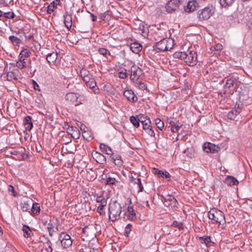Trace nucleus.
<instances>
[{
	"mask_svg": "<svg viewBox=\"0 0 252 252\" xmlns=\"http://www.w3.org/2000/svg\"><path fill=\"white\" fill-rule=\"evenodd\" d=\"M109 219L112 221L118 220L122 213L121 204L117 201H111L108 208Z\"/></svg>",
	"mask_w": 252,
	"mask_h": 252,
	"instance_id": "1",
	"label": "nucleus"
},
{
	"mask_svg": "<svg viewBox=\"0 0 252 252\" xmlns=\"http://www.w3.org/2000/svg\"><path fill=\"white\" fill-rule=\"evenodd\" d=\"M225 183L228 186H231L238 184V181L233 177L228 176L225 179Z\"/></svg>",
	"mask_w": 252,
	"mask_h": 252,
	"instance_id": "28",
	"label": "nucleus"
},
{
	"mask_svg": "<svg viewBox=\"0 0 252 252\" xmlns=\"http://www.w3.org/2000/svg\"><path fill=\"white\" fill-rule=\"evenodd\" d=\"M156 174H158L160 177L164 178V176H163L164 172L163 171L157 170L156 171Z\"/></svg>",
	"mask_w": 252,
	"mask_h": 252,
	"instance_id": "63",
	"label": "nucleus"
},
{
	"mask_svg": "<svg viewBox=\"0 0 252 252\" xmlns=\"http://www.w3.org/2000/svg\"><path fill=\"white\" fill-rule=\"evenodd\" d=\"M21 208L23 212H27L30 209L31 204L28 202H23L21 203Z\"/></svg>",
	"mask_w": 252,
	"mask_h": 252,
	"instance_id": "36",
	"label": "nucleus"
},
{
	"mask_svg": "<svg viewBox=\"0 0 252 252\" xmlns=\"http://www.w3.org/2000/svg\"><path fill=\"white\" fill-rule=\"evenodd\" d=\"M47 229H48V232H49V235L50 236H52L53 235V227H52V224H50L49 223L48 224V226L47 227Z\"/></svg>",
	"mask_w": 252,
	"mask_h": 252,
	"instance_id": "54",
	"label": "nucleus"
},
{
	"mask_svg": "<svg viewBox=\"0 0 252 252\" xmlns=\"http://www.w3.org/2000/svg\"><path fill=\"white\" fill-rule=\"evenodd\" d=\"M87 134H88V133L87 132L86 134H84V133L83 134V136L85 139L87 140L88 141H90L91 139H92V137L91 136H89L88 137V135Z\"/></svg>",
	"mask_w": 252,
	"mask_h": 252,
	"instance_id": "60",
	"label": "nucleus"
},
{
	"mask_svg": "<svg viewBox=\"0 0 252 252\" xmlns=\"http://www.w3.org/2000/svg\"><path fill=\"white\" fill-rule=\"evenodd\" d=\"M79 95L74 93H67L65 97L66 101L72 103L75 106L79 105L81 102L78 100Z\"/></svg>",
	"mask_w": 252,
	"mask_h": 252,
	"instance_id": "9",
	"label": "nucleus"
},
{
	"mask_svg": "<svg viewBox=\"0 0 252 252\" xmlns=\"http://www.w3.org/2000/svg\"><path fill=\"white\" fill-rule=\"evenodd\" d=\"M80 129L82 131H83V133H84V134H86V132H87V130H86V129H87V128L86 127V126L83 124L81 125V126H80Z\"/></svg>",
	"mask_w": 252,
	"mask_h": 252,
	"instance_id": "62",
	"label": "nucleus"
},
{
	"mask_svg": "<svg viewBox=\"0 0 252 252\" xmlns=\"http://www.w3.org/2000/svg\"><path fill=\"white\" fill-rule=\"evenodd\" d=\"M170 42H172L170 39H163L161 40L153 46L154 49L157 52L169 51L172 49V47L168 46V43Z\"/></svg>",
	"mask_w": 252,
	"mask_h": 252,
	"instance_id": "4",
	"label": "nucleus"
},
{
	"mask_svg": "<svg viewBox=\"0 0 252 252\" xmlns=\"http://www.w3.org/2000/svg\"><path fill=\"white\" fill-rule=\"evenodd\" d=\"M196 2L194 1H189L185 8V10L187 12H191L194 11L196 9Z\"/></svg>",
	"mask_w": 252,
	"mask_h": 252,
	"instance_id": "21",
	"label": "nucleus"
},
{
	"mask_svg": "<svg viewBox=\"0 0 252 252\" xmlns=\"http://www.w3.org/2000/svg\"><path fill=\"white\" fill-rule=\"evenodd\" d=\"M3 16L6 18L13 19L15 17V14L13 12L4 13Z\"/></svg>",
	"mask_w": 252,
	"mask_h": 252,
	"instance_id": "46",
	"label": "nucleus"
},
{
	"mask_svg": "<svg viewBox=\"0 0 252 252\" xmlns=\"http://www.w3.org/2000/svg\"><path fill=\"white\" fill-rule=\"evenodd\" d=\"M139 123L141 122L142 124L145 122V121L148 120L149 118H148L147 116H144V115H139L137 116Z\"/></svg>",
	"mask_w": 252,
	"mask_h": 252,
	"instance_id": "45",
	"label": "nucleus"
},
{
	"mask_svg": "<svg viewBox=\"0 0 252 252\" xmlns=\"http://www.w3.org/2000/svg\"><path fill=\"white\" fill-rule=\"evenodd\" d=\"M201 242L205 244L207 246L211 242V237L208 236H204L200 238Z\"/></svg>",
	"mask_w": 252,
	"mask_h": 252,
	"instance_id": "38",
	"label": "nucleus"
},
{
	"mask_svg": "<svg viewBox=\"0 0 252 252\" xmlns=\"http://www.w3.org/2000/svg\"><path fill=\"white\" fill-rule=\"evenodd\" d=\"M168 123L171 126L175 127V128L176 129V130H178L182 126V125H177L176 123L172 120L169 121Z\"/></svg>",
	"mask_w": 252,
	"mask_h": 252,
	"instance_id": "48",
	"label": "nucleus"
},
{
	"mask_svg": "<svg viewBox=\"0 0 252 252\" xmlns=\"http://www.w3.org/2000/svg\"><path fill=\"white\" fill-rule=\"evenodd\" d=\"M64 23L65 26L68 29L71 28L72 26V16L68 12H66L63 15Z\"/></svg>",
	"mask_w": 252,
	"mask_h": 252,
	"instance_id": "15",
	"label": "nucleus"
},
{
	"mask_svg": "<svg viewBox=\"0 0 252 252\" xmlns=\"http://www.w3.org/2000/svg\"><path fill=\"white\" fill-rule=\"evenodd\" d=\"M133 83L135 87L138 88L141 90H145L147 89L146 84L143 82L140 78L133 81Z\"/></svg>",
	"mask_w": 252,
	"mask_h": 252,
	"instance_id": "18",
	"label": "nucleus"
},
{
	"mask_svg": "<svg viewBox=\"0 0 252 252\" xmlns=\"http://www.w3.org/2000/svg\"><path fill=\"white\" fill-rule=\"evenodd\" d=\"M171 225H172V226H173L175 227H177L180 230L183 229V223L180 221H177L176 220H175L173 222Z\"/></svg>",
	"mask_w": 252,
	"mask_h": 252,
	"instance_id": "41",
	"label": "nucleus"
},
{
	"mask_svg": "<svg viewBox=\"0 0 252 252\" xmlns=\"http://www.w3.org/2000/svg\"><path fill=\"white\" fill-rule=\"evenodd\" d=\"M167 200H168L173 203H176L177 202V200L175 197L172 196H169V198H168Z\"/></svg>",
	"mask_w": 252,
	"mask_h": 252,
	"instance_id": "61",
	"label": "nucleus"
},
{
	"mask_svg": "<svg viewBox=\"0 0 252 252\" xmlns=\"http://www.w3.org/2000/svg\"><path fill=\"white\" fill-rule=\"evenodd\" d=\"M235 0H220V3L221 7H227L232 5Z\"/></svg>",
	"mask_w": 252,
	"mask_h": 252,
	"instance_id": "32",
	"label": "nucleus"
},
{
	"mask_svg": "<svg viewBox=\"0 0 252 252\" xmlns=\"http://www.w3.org/2000/svg\"><path fill=\"white\" fill-rule=\"evenodd\" d=\"M214 50L216 51H220L222 49V46L220 43H218L214 47Z\"/></svg>",
	"mask_w": 252,
	"mask_h": 252,
	"instance_id": "55",
	"label": "nucleus"
},
{
	"mask_svg": "<svg viewBox=\"0 0 252 252\" xmlns=\"http://www.w3.org/2000/svg\"><path fill=\"white\" fill-rule=\"evenodd\" d=\"M213 11L208 7L199 10L197 13V17L200 21L208 20L213 15Z\"/></svg>",
	"mask_w": 252,
	"mask_h": 252,
	"instance_id": "5",
	"label": "nucleus"
},
{
	"mask_svg": "<svg viewBox=\"0 0 252 252\" xmlns=\"http://www.w3.org/2000/svg\"><path fill=\"white\" fill-rule=\"evenodd\" d=\"M106 205H101L100 204L97 209V212L100 214L102 215L103 214V208Z\"/></svg>",
	"mask_w": 252,
	"mask_h": 252,
	"instance_id": "52",
	"label": "nucleus"
},
{
	"mask_svg": "<svg viewBox=\"0 0 252 252\" xmlns=\"http://www.w3.org/2000/svg\"><path fill=\"white\" fill-rule=\"evenodd\" d=\"M180 4V0H170L165 6L166 10L168 13H172L177 9Z\"/></svg>",
	"mask_w": 252,
	"mask_h": 252,
	"instance_id": "8",
	"label": "nucleus"
},
{
	"mask_svg": "<svg viewBox=\"0 0 252 252\" xmlns=\"http://www.w3.org/2000/svg\"><path fill=\"white\" fill-rule=\"evenodd\" d=\"M101 151L107 155H112L113 154L112 150L110 147L104 144H100L99 145Z\"/></svg>",
	"mask_w": 252,
	"mask_h": 252,
	"instance_id": "24",
	"label": "nucleus"
},
{
	"mask_svg": "<svg viewBox=\"0 0 252 252\" xmlns=\"http://www.w3.org/2000/svg\"><path fill=\"white\" fill-rule=\"evenodd\" d=\"M240 112V109L238 106V108H235L234 110L230 111L228 114V117L230 119H233L236 116L237 114Z\"/></svg>",
	"mask_w": 252,
	"mask_h": 252,
	"instance_id": "33",
	"label": "nucleus"
},
{
	"mask_svg": "<svg viewBox=\"0 0 252 252\" xmlns=\"http://www.w3.org/2000/svg\"><path fill=\"white\" fill-rule=\"evenodd\" d=\"M143 74V70L138 66L137 76L138 78Z\"/></svg>",
	"mask_w": 252,
	"mask_h": 252,
	"instance_id": "59",
	"label": "nucleus"
},
{
	"mask_svg": "<svg viewBox=\"0 0 252 252\" xmlns=\"http://www.w3.org/2000/svg\"><path fill=\"white\" fill-rule=\"evenodd\" d=\"M57 56V53L52 52L47 55L46 60L49 64H53L56 61Z\"/></svg>",
	"mask_w": 252,
	"mask_h": 252,
	"instance_id": "19",
	"label": "nucleus"
},
{
	"mask_svg": "<svg viewBox=\"0 0 252 252\" xmlns=\"http://www.w3.org/2000/svg\"><path fill=\"white\" fill-rule=\"evenodd\" d=\"M132 225L130 224H128L125 229V233L126 236H128L131 231Z\"/></svg>",
	"mask_w": 252,
	"mask_h": 252,
	"instance_id": "47",
	"label": "nucleus"
},
{
	"mask_svg": "<svg viewBox=\"0 0 252 252\" xmlns=\"http://www.w3.org/2000/svg\"><path fill=\"white\" fill-rule=\"evenodd\" d=\"M119 74V77L122 79L126 78L127 76V73L126 72L121 71Z\"/></svg>",
	"mask_w": 252,
	"mask_h": 252,
	"instance_id": "56",
	"label": "nucleus"
},
{
	"mask_svg": "<svg viewBox=\"0 0 252 252\" xmlns=\"http://www.w3.org/2000/svg\"><path fill=\"white\" fill-rule=\"evenodd\" d=\"M100 18L102 21L107 20L109 18V15L105 13H102L100 15Z\"/></svg>",
	"mask_w": 252,
	"mask_h": 252,
	"instance_id": "50",
	"label": "nucleus"
},
{
	"mask_svg": "<svg viewBox=\"0 0 252 252\" xmlns=\"http://www.w3.org/2000/svg\"><path fill=\"white\" fill-rule=\"evenodd\" d=\"M98 51L100 54L102 55L103 56L106 55L107 53V49L104 48H99Z\"/></svg>",
	"mask_w": 252,
	"mask_h": 252,
	"instance_id": "51",
	"label": "nucleus"
},
{
	"mask_svg": "<svg viewBox=\"0 0 252 252\" xmlns=\"http://www.w3.org/2000/svg\"><path fill=\"white\" fill-rule=\"evenodd\" d=\"M112 158L115 164L120 165L122 164V160L120 156L117 155L113 157Z\"/></svg>",
	"mask_w": 252,
	"mask_h": 252,
	"instance_id": "40",
	"label": "nucleus"
},
{
	"mask_svg": "<svg viewBox=\"0 0 252 252\" xmlns=\"http://www.w3.org/2000/svg\"><path fill=\"white\" fill-rule=\"evenodd\" d=\"M130 121L136 127H138L139 126V123L137 116L136 117L131 116L130 117Z\"/></svg>",
	"mask_w": 252,
	"mask_h": 252,
	"instance_id": "35",
	"label": "nucleus"
},
{
	"mask_svg": "<svg viewBox=\"0 0 252 252\" xmlns=\"http://www.w3.org/2000/svg\"><path fill=\"white\" fill-rule=\"evenodd\" d=\"M52 245L50 240L48 238H46L45 241L43 242V249H45L46 252H52L53 250Z\"/></svg>",
	"mask_w": 252,
	"mask_h": 252,
	"instance_id": "20",
	"label": "nucleus"
},
{
	"mask_svg": "<svg viewBox=\"0 0 252 252\" xmlns=\"http://www.w3.org/2000/svg\"><path fill=\"white\" fill-rule=\"evenodd\" d=\"M22 230L24 232V236L26 238L30 237L33 235L32 230L30 227L27 225H23Z\"/></svg>",
	"mask_w": 252,
	"mask_h": 252,
	"instance_id": "26",
	"label": "nucleus"
},
{
	"mask_svg": "<svg viewBox=\"0 0 252 252\" xmlns=\"http://www.w3.org/2000/svg\"><path fill=\"white\" fill-rule=\"evenodd\" d=\"M203 149L207 153H215L218 151L219 147L211 143H205L203 146Z\"/></svg>",
	"mask_w": 252,
	"mask_h": 252,
	"instance_id": "11",
	"label": "nucleus"
},
{
	"mask_svg": "<svg viewBox=\"0 0 252 252\" xmlns=\"http://www.w3.org/2000/svg\"><path fill=\"white\" fill-rule=\"evenodd\" d=\"M96 201L97 202L100 203L101 205H106L107 204L106 200L101 196L97 197Z\"/></svg>",
	"mask_w": 252,
	"mask_h": 252,
	"instance_id": "43",
	"label": "nucleus"
},
{
	"mask_svg": "<svg viewBox=\"0 0 252 252\" xmlns=\"http://www.w3.org/2000/svg\"><path fill=\"white\" fill-rule=\"evenodd\" d=\"M132 182H134V183L136 184H137L139 187V192H141L143 190L144 188L142 185L141 181L140 178L137 179H134L133 177H132L131 179Z\"/></svg>",
	"mask_w": 252,
	"mask_h": 252,
	"instance_id": "34",
	"label": "nucleus"
},
{
	"mask_svg": "<svg viewBox=\"0 0 252 252\" xmlns=\"http://www.w3.org/2000/svg\"><path fill=\"white\" fill-rule=\"evenodd\" d=\"M23 123L26 130L30 131L32 129L33 124L32 122V118L30 116L25 117Z\"/></svg>",
	"mask_w": 252,
	"mask_h": 252,
	"instance_id": "16",
	"label": "nucleus"
},
{
	"mask_svg": "<svg viewBox=\"0 0 252 252\" xmlns=\"http://www.w3.org/2000/svg\"><path fill=\"white\" fill-rule=\"evenodd\" d=\"M130 49L133 53L138 54L141 51L142 47L140 43L133 42L130 44Z\"/></svg>",
	"mask_w": 252,
	"mask_h": 252,
	"instance_id": "17",
	"label": "nucleus"
},
{
	"mask_svg": "<svg viewBox=\"0 0 252 252\" xmlns=\"http://www.w3.org/2000/svg\"><path fill=\"white\" fill-rule=\"evenodd\" d=\"M163 176H164V178L167 179V178H169L170 176L169 173L168 172L164 171V174H163Z\"/></svg>",
	"mask_w": 252,
	"mask_h": 252,
	"instance_id": "64",
	"label": "nucleus"
},
{
	"mask_svg": "<svg viewBox=\"0 0 252 252\" xmlns=\"http://www.w3.org/2000/svg\"><path fill=\"white\" fill-rule=\"evenodd\" d=\"M30 54L31 52L28 49H24L20 52L19 55L18 60L25 61V59L30 56Z\"/></svg>",
	"mask_w": 252,
	"mask_h": 252,
	"instance_id": "23",
	"label": "nucleus"
},
{
	"mask_svg": "<svg viewBox=\"0 0 252 252\" xmlns=\"http://www.w3.org/2000/svg\"><path fill=\"white\" fill-rule=\"evenodd\" d=\"M115 181L116 180L115 178L109 177L107 179L106 182L107 184L113 185L115 184Z\"/></svg>",
	"mask_w": 252,
	"mask_h": 252,
	"instance_id": "53",
	"label": "nucleus"
},
{
	"mask_svg": "<svg viewBox=\"0 0 252 252\" xmlns=\"http://www.w3.org/2000/svg\"><path fill=\"white\" fill-rule=\"evenodd\" d=\"M92 156L94 159L98 163L103 164L106 163V158L102 154L97 152H93L92 153Z\"/></svg>",
	"mask_w": 252,
	"mask_h": 252,
	"instance_id": "12",
	"label": "nucleus"
},
{
	"mask_svg": "<svg viewBox=\"0 0 252 252\" xmlns=\"http://www.w3.org/2000/svg\"><path fill=\"white\" fill-rule=\"evenodd\" d=\"M96 86H95L94 88H91L93 90V91L94 94H98L100 93V90L98 88L96 87Z\"/></svg>",
	"mask_w": 252,
	"mask_h": 252,
	"instance_id": "58",
	"label": "nucleus"
},
{
	"mask_svg": "<svg viewBox=\"0 0 252 252\" xmlns=\"http://www.w3.org/2000/svg\"><path fill=\"white\" fill-rule=\"evenodd\" d=\"M151 122L150 119L148 120L145 121V122L142 124L143 128L144 129H147L149 127H151Z\"/></svg>",
	"mask_w": 252,
	"mask_h": 252,
	"instance_id": "44",
	"label": "nucleus"
},
{
	"mask_svg": "<svg viewBox=\"0 0 252 252\" xmlns=\"http://www.w3.org/2000/svg\"><path fill=\"white\" fill-rule=\"evenodd\" d=\"M145 131L151 136L154 137L155 135V132L154 130H153L152 127H149L147 129H144Z\"/></svg>",
	"mask_w": 252,
	"mask_h": 252,
	"instance_id": "49",
	"label": "nucleus"
},
{
	"mask_svg": "<svg viewBox=\"0 0 252 252\" xmlns=\"http://www.w3.org/2000/svg\"><path fill=\"white\" fill-rule=\"evenodd\" d=\"M17 66L20 69H22L23 68L26 67V63L25 61L22 60H18L16 63Z\"/></svg>",
	"mask_w": 252,
	"mask_h": 252,
	"instance_id": "42",
	"label": "nucleus"
},
{
	"mask_svg": "<svg viewBox=\"0 0 252 252\" xmlns=\"http://www.w3.org/2000/svg\"><path fill=\"white\" fill-rule=\"evenodd\" d=\"M155 123L157 126L160 129L162 130L164 127L163 122L159 118H157L155 120Z\"/></svg>",
	"mask_w": 252,
	"mask_h": 252,
	"instance_id": "39",
	"label": "nucleus"
},
{
	"mask_svg": "<svg viewBox=\"0 0 252 252\" xmlns=\"http://www.w3.org/2000/svg\"><path fill=\"white\" fill-rule=\"evenodd\" d=\"M8 190L12 192V194L13 196H16L15 189H14V187L12 186H10H10H8Z\"/></svg>",
	"mask_w": 252,
	"mask_h": 252,
	"instance_id": "57",
	"label": "nucleus"
},
{
	"mask_svg": "<svg viewBox=\"0 0 252 252\" xmlns=\"http://www.w3.org/2000/svg\"><path fill=\"white\" fill-rule=\"evenodd\" d=\"M124 95L126 99L131 102H136L137 100V97L131 90H127L124 91Z\"/></svg>",
	"mask_w": 252,
	"mask_h": 252,
	"instance_id": "14",
	"label": "nucleus"
},
{
	"mask_svg": "<svg viewBox=\"0 0 252 252\" xmlns=\"http://www.w3.org/2000/svg\"><path fill=\"white\" fill-rule=\"evenodd\" d=\"M208 217L213 223H225V220L224 214L221 211L217 209H211L208 213Z\"/></svg>",
	"mask_w": 252,
	"mask_h": 252,
	"instance_id": "2",
	"label": "nucleus"
},
{
	"mask_svg": "<svg viewBox=\"0 0 252 252\" xmlns=\"http://www.w3.org/2000/svg\"><path fill=\"white\" fill-rule=\"evenodd\" d=\"M72 132H69L72 137L75 139H77L80 137V133L79 129L76 127L71 126Z\"/></svg>",
	"mask_w": 252,
	"mask_h": 252,
	"instance_id": "27",
	"label": "nucleus"
},
{
	"mask_svg": "<svg viewBox=\"0 0 252 252\" xmlns=\"http://www.w3.org/2000/svg\"><path fill=\"white\" fill-rule=\"evenodd\" d=\"M127 212L128 214V219L132 221H134L136 220V217L133 207L129 206L127 207Z\"/></svg>",
	"mask_w": 252,
	"mask_h": 252,
	"instance_id": "25",
	"label": "nucleus"
},
{
	"mask_svg": "<svg viewBox=\"0 0 252 252\" xmlns=\"http://www.w3.org/2000/svg\"><path fill=\"white\" fill-rule=\"evenodd\" d=\"M185 62L191 66L196 64L197 63L196 53L193 51H190L188 54L187 53V57Z\"/></svg>",
	"mask_w": 252,
	"mask_h": 252,
	"instance_id": "7",
	"label": "nucleus"
},
{
	"mask_svg": "<svg viewBox=\"0 0 252 252\" xmlns=\"http://www.w3.org/2000/svg\"><path fill=\"white\" fill-rule=\"evenodd\" d=\"M138 66L134 65L131 67V75L130 80L133 82L135 81L140 78H138L137 76Z\"/></svg>",
	"mask_w": 252,
	"mask_h": 252,
	"instance_id": "22",
	"label": "nucleus"
},
{
	"mask_svg": "<svg viewBox=\"0 0 252 252\" xmlns=\"http://www.w3.org/2000/svg\"><path fill=\"white\" fill-rule=\"evenodd\" d=\"M7 79L9 81L13 80H17L20 78V72L17 69H11L10 67L9 68L8 71L7 69Z\"/></svg>",
	"mask_w": 252,
	"mask_h": 252,
	"instance_id": "10",
	"label": "nucleus"
},
{
	"mask_svg": "<svg viewBox=\"0 0 252 252\" xmlns=\"http://www.w3.org/2000/svg\"><path fill=\"white\" fill-rule=\"evenodd\" d=\"M238 81L234 78H230L226 80L224 86V88L233 90L238 86Z\"/></svg>",
	"mask_w": 252,
	"mask_h": 252,
	"instance_id": "13",
	"label": "nucleus"
},
{
	"mask_svg": "<svg viewBox=\"0 0 252 252\" xmlns=\"http://www.w3.org/2000/svg\"><path fill=\"white\" fill-rule=\"evenodd\" d=\"M59 238L62 245L64 248H68L72 245V241L71 239V237L68 234L62 233Z\"/></svg>",
	"mask_w": 252,
	"mask_h": 252,
	"instance_id": "6",
	"label": "nucleus"
},
{
	"mask_svg": "<svg viewBox=\"0 0 252 252\" xmlns=\"http://www.w3.org/2000/svg\"><path fill=\"white\" fill-rule=\"evenodd\" d=\"M56 2H59V0H56L51 2L47 7V13L51 14L54 11V8L57 7V3Z\"/></svg>",
	"mask_w": 252,
	"mask_h": 252,
	"instance_id": "31",
	"label": "nucleus"
},
{
	"mask_svg": "<svg viewBox=\"0 0 252 252\" xmlns=\"http://www.w3.org/2000/svg\"><path fill=\"white\" fill-rule=\"evenodd\" d=\"M80 74L84 82L88 87L93 88L96 86V83L89 71L82 68L80 70Z\"/></svg>",
	"mask_w": 252,
	"mask_h": 252,
	"instance_id": "3",
	"label": "nucleus"
},
{
	"mask_svg": "<svg viewBox=\"0 0 252 252\" xmlns=\"http://www.w3.org/2000/svg\"><path fill=\"white\" fill-rule=\"evenodd\" d=\"M9 39L15 46H18L20 42V39L13 35L10 36Z\"/></svg>",
	"mask_w": 252,
	"mask_h": 252,
	"instance_id": "37",
	"label": "nucleus"
},
{
	"mask_svg": "<svg viewBox=\"0 0 252 252\" xmlns=\"http://www.w3.org/2000/svg\"><path fill=\"white\" fill-rule=\"evenodd\" d=\"M174 58L179 59L182 60H184L186 59L187 53L185 52H176L173 54Z\"/></svg>",
	"mask_w": 252,
	"mask_h": 252,
	"instance_id": "30",
	"label": "nucleus"
},
{
	"mask_svg": "<svg viewBox=\"0 0 252 252\" xmlns=\"http://www.w3.org/2000/svg\"><path fill=\"white\" fill-rule=\"evenodd\" d=\"M40 205L37 203H33L32 205L31 212L33 215H38L40 213Z\"/></svg>",
	"mask_w": 252,
	"mask_h": 252,
	"instance_id": "29",
	"label": "nucleus"
}]
</instances>
